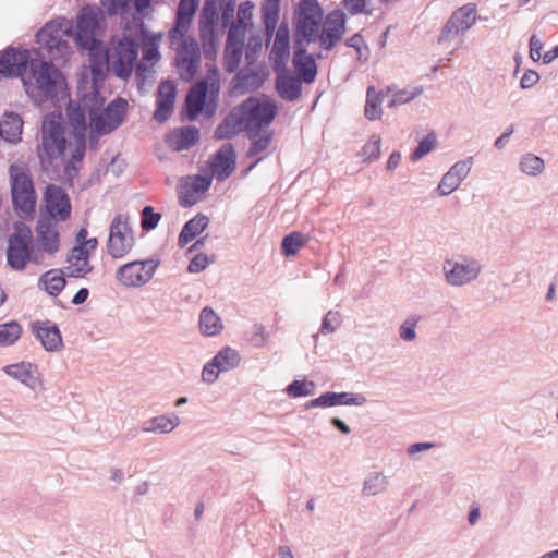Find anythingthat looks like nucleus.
Here are the masks:
<instances>
[{"label": "nucleus", "mask_w": 558, "mask_h": 558, "mask_svg": "<svg viewBox=\"0 0 558 558\" xmlns=\"http://www.w3.org/2000/svg\"><path fill=\"white\" fill-rule=\"evenodd\" d=\"M99 84L82 78L78 82V100H70L66 108L76 149L72 158L81 161L85 151V136L89 128L92 133L108 134L116 130L124 119L126 100L117 98L101 110L105 98L99 95Z\"/></svg>", "instance_id": "nucleus-1"}, {"label": "nucleus", "mask_w": 558, "mask_h": 558, "mask_svg": "<svg viewBox=\"0 0 558 558\" xmlns=\"http://www.w3.org/2000/svg\"><path fill=\"white\" fill-rule=\"evenodd\" d=\"M138 45L128 36L112 38L110 46L104 52L89 53L90 82L104 83L107 73L111 71L117 77L128 80L134 66H137Z\"/></svg>", "instance_id": "nucleus-2"}, {"label": "nucleus", "mask_w": 558, "mask_h": 558, "mask_svg": "<svg viewBox=\"0 0 558 558\" xmlns=\"http://www.w3.org/2000/svg\"><path fill=\"white\" fill-rule=\"evenodd\" d=\"M27 95L37 104L54 100L65 92L61 71L48 61L33 60L31 76L23 80Z\"/></svg>", "instance_id": "nucleus-3"}, {"label": "nucleus", "mask_w": 558, "mask_h": 558, "mask_svg": "<svg viewBox=\"0 0 558 558\" xmlns=\"http://www.w3.org/2000/svg\"><path fill=\"white\" fill-rule=\"evenodd\" d=\"M9 181L12 203L21 217H27L35 210L37 195L26 162L17 160L9 168Z\"/></svg>", "instance_id": "nucleus-4"}, {"label": "nucleus", "mask_w": 558, "mask_h": 558, "mask_svg": "<svg viewBox=\"0 0 558 558\" xmlns=\"http://www.w3.org/2000/svg\"><path fill=\"white\" fill-rule=\"evenodd\" d=\"M66 140L61 116L47 114L41 125V146L38 148V157L43 167L46 161L52 163L59 159L65 150Z\"/></svg>", "instance_id": "nucleus-5"}, {"label": "nucleus", "mask_w": 558, "mask_h": 558, "mask_svg": "<svg viewBox=\"0 0 558 558\" xmlns=\"http://www.w3.org/2000/svg\"><path fill=\"white\" fill-rule=\"evenodd\" d=\"M246 132L268 129L277 114V107L267 100L250 97L234 107Z\"/></svg>", "instance_id": "nucleus-6"}, {"label": "nucleus", "mask_w": 558, "mask_h": 558, "mask_svg": "<svg viewBox=\"0 0 558 558\" xmlns=\"http://www.w3.org/2000/svg\"><path fill=\"white\" fill-rule=\"evenodd\" d=\"M36 37L41 48L64 56L70 49V40L74 38L73 23L68 19L50 21L37 33Z\"/></svg>", "instance_id": "nucleus-7"}, {"label": "nucleus", "mask_w": 558, "mask_h": 558, "mask_svg": "<svg viewBox=\"0 0 558 558\" xmlns=\"http://www.w3.org/2000/svg\"><path fill=\"white\" fill-rule=\"evenodd\" d=\"M31 230L22 223L17 225L14 232L9 236L7 262L12 269L23 270L29 260H33L35 264L40 263L38 254H34L33 256L31 254Z\"/></svg>", "instance_id": "nucleus-8"}, {"label": "nucleus", "mask_w": 558, "mask_h": 558, "mask_svg": "<svg viewBox=\"0 0 558 558\" xmlns=\"http://www.w3.org/2000/svg\"><path fill=\"white\" fill-rule=\"evenodd\" d=\"M442 271L449 286L460 288L474 282L478 278L482 267L480 262L472 257L459 256L446 259Z\"/></svg>", "instance_id": "nucleus-9"}, {"label": "nucleus", "mask_w": 558, "mask_h": 558, "mask_svg": "<svg viewBox=\"0 0 558 558\" xmlns=\"http://www.w3.org/2000/svg\"><path fill=\"white\" fill-rule=\"evenodd\" d=\"M175 44L178 45L175 48V64L180 78L191 82L201 64L198 43L192 37L183 36L182 38H177Z\"/></svg>", "instance_id": "nucleus-10"}, {"label": "nucleus", "mask_w": 558, "mask_h": 558, "mask_svg": "<svg viewBox=\"0 0 558 558\" xmlns=\"http://www.w3.org/2000/svg\"><path fill=\"white\" fill-rule=\"evenodd\" d=\"M158 266L154 258L133 260L117 269L116 279L126 288H140L151 280Z\"/></svg>", "instance_id": "nucleus-11"}, {"label": "nucleus", "mask_w": 558, "mask_h": 558, "mask_svg": "<svg viewBox=\"0 0 558 558\" xmlns=\"http://www.w3.org/2000/svg\"><path fill=\"white\" fill-rule=\"evenodd\" d=\"M218 93L219 83L216 78L209 77L195 83L190 89L185 99L187 119L193 121L198 117L205 107L207 97L209 98V102L207 104V111L211 113L213 109L209 108L210 102L213 101L214 97L218 95Z\"/></svg>", "instance_id": "nucleus-12"}, {"label": "nucleus", "mask_w": 558, "mask_h": 558, "mask_svg": "<svg viewBox=\"0 0 558 558\" xmlns=\"http://www.w3.org/2000/svg\"><path fill=\"white\" fill-rule=\"evenodd\" d=\"M133 245L134 239L129 225V218L118 215L110 226L107 252L112 258L119 259L129 254Z\"/></svg>", "instance_id": "nucleus-13"}, {"label": "nucleus", "mask_w": 558, "mask_h": 558, "mask_svg": "<svg viewBox=\"0 0 558 558\" xmlns=\"http://www.w3.org/2000/svg\"><path fill=\"white\" fill-rule=\"evenodd\" d=\"M323 10L316 0H301L298 10L296 33L307 43L317 40Z\"/></svg>", "instance_id": "nucleus-14"}, {"label": "nucleus", "mask_w": 558, "mask_h": 558, "mask_svg": "<svg viewBox=\"0 0 558 558\" xmlns=\"http://www.w3.org/2000/svg\"><path fill=\"white\" fill-rule=\"evenodd\" d=\"M45 213L39 218L54 222L66 221L72 211L71 201L66 192L58 185L49 184L44 193Z\"/></svg>", "instance_id": "nucleus-15"}, {"label": "nucleus", "mask_w": 558, "mask_h": 558, "mask_svg": "<svg viewBox=\"0 0 558 558\" xmlns=\"http://www.w3.org/2000/svg\"><path fill=\"white\" fill-rule=\"evenodd\" d=\"M99 27L97 11L89 7L83 8L77 17V28L74 39L81 48L88 49L89 53L97 51Z\"/></svg>", "instance_id": "nucleus-16"}, {"label": "nucleus", "mask_w": 558, "mask_h": 558, "mask_svg": "<svg viewBox=\"0 0 558 558\" xmlns=\"http://www.w3.org/2000/svg\"><path fill=\"white\" fill-rule=\"evenodd\" d=\"M476 22V7L468 3L456 10L447 23L444 25L438 38V43L442 44L451 37L459 36L470 29Z\"/></svg>", "instance_id": "nucleus-17"}, {"label": "nucleus", "mask_w": 558, "mask_h": 558, "mask_svg": "<svg viewBox=\"0 0 558 558\" xmlns=\"http://www.w3.org/2000/svg\"><path fill=\"white\" fill-rule=\"evenodd\" d=\"M218 20L217 7L214 1H206L199 16V36L206 58H211L217 47L216 24Z\"/></svg>", "instance_id": "nucleus-18"}, {"label": "nucleus", "mask_w": 558, "mask_h": 558, "mask_svg": "<svg viewBox=\"0 0 558 558\" xmlns=\"http://www.w3.org/2000/svg\"><path fill=\"white\" fill-rule=\"evenodd\" d=\"M345 20V14L341 10H335L327 15L322 33L318 32L317 37L323 48L330 50L342 38Z\"/></svg>", "instance_id": "nucleus-19"}, {"label": "nucleus", "mask_w": 558, "mask_h": 558, "mask_svg": "<svg viewBox=\"0 0 558 558\" xmlns=\"http://www.w3.org/2000/svg\"><path fill=\"white\" fill-rule=\"evenodd\" d=\"M473 158L468 157L456 162L441 178L437 191L441 196H448L454 192L461 182L469 175Z\"/></svg>", "instance_id": "nucleus-20"}, {"label": "nucleus", "mask_w": 558, "mask_h": 558, "mask_svg": "<svg viewBox=\"0 0 558 558\" xmlns=\"http://www.w3.org/2000/svg\"><path fill=\"white\" fill-rule=\"evenodd\" d=\"M197 8L198 0H180L177 8L175 23L169 32L171 45H175L177 38L186 36Z\"/></svg>", "instance_id": "nucleus-21"}, {"label": "nucleus", "mask_w": 558, "mask_h": 558, "mask_svg": "<svg viewBox=\"0 0 558 558\" xmlns=\"http://www.w3.org/2000/svg\"><path fill=\"white\" fill-rule=\"evenodd\" d=\"M57 225L58 222L39 217L36 222V242L43 252L48 255H54L60 247V238Z\"/></svg>", "instance_id": "nucleus-22"}, {"label": "nucleus", "mask_w": 558, "mask_h": 558, "mask_svg": "<svg viewBox=\"0 0 558 558\" xmlns=\"http://www.w3.org/2000/svg\"><path fill=\"white\" fill-rule=\"evenodd\" d=\"M211 179L203 175L187 177L185 182L180 186L179 201L183 207L195 205L201 195H203L210 186Z\"/></svg>", "instance_id": "nucleus-23"}, {"label": "nucleus", "mask_w": 558, "mask_h": 558, "mask_svg": "<svg viewBox=\"0 0 558 558\" xmlns=\"http://www.w3.org/2000/svg\"><path fill=\"white\" fill-rule=\"evenodd\" d=\"M236 156L231 143L223 144L214 155L211 171L218 181L228 179L235 169Z\"/></svg>", "instance_id": "nucleus-24"}, {"label": "nucleus", "mask_w": 558, "mask_h": 558, "mask_svg": "<svg viewBox=\"0 0 558 558\" xmlns=\"http://www.w3.org/2000/svg\"><path fill=\"white\" fill-rule=\"evenodd\" d=\"M175 85L172 82L165 81L158 87L157 108L154 118L158 122H165L173 111L175 100Z\"/></svg>", "instance_id": "nucleus-25"}, {"label": "nucleus", "mask_w": 558, "mask_h": 558, "mask_svg": "<svg viewBox=\"0 0 558 558\" xmlns=\"http://www.w3.org/2000/svg\"><path fill=\"white\" fill-rule=\"evenodd\" d=\"M27 64L28 53L26 50L9 48L0 56V66L7 77L21 76L26 71Z\"/></svg>", "instance_id": "nucleus-26"}, {"label": "nucleus", "mask_w": 558, "mask_h": 558, "mask_svg": "<svg viewBox=\"0 0 558 558\" xmlns=\"http://www.w3.org/2000/svg\"><path fill=\"white\" fill-rule=\"evenodd\" d=\"M33 331L46 351L54 352L62 347L60 330L51 322H37L33 324Z\"/></svg>", "instance_id": "nucleus-27"}, {"label": "nucleus", "mask_w": 558, "mask_h": 558, "mask_svg": "<svg viewBox=\"0 0 558 558\" xmlns=\"http://www.w3.org/2000/svg\"><path fill=\"white\" fill-rule=\"evenodd\" d=\"M3 372L32 390L40 384L37 366L32 363L10 364L3 367Z\"/></svg>", "instance_id": "nucleus-28"}, {"label": "nucleus", "mask_w": 558, "mask_h": 558, "mask_svg": "<svg viewBox=\"0 0 558 558\" xmlns=\"http://www.w3.org/2000/svg\"><path fill=\"white\" fill-rule=\"evenodd\" d=\"M68 266L64 268V274L68 277L82 278L92 272L93 266L89 263V256L85 250L80 246H74L66 257Z\"/></svg>", "instance_id": "nucleus-29"}, {"label": "nucleus", "mask_w": 558, "mask_h": 558, "mask_svg": "<svg viewBox=\"0 0 558 558\" xmlns=\"http://www.w3.org/2000/svg\"><path fill=\"white\" fill-rule=\"evenodd\" d=\"M293 66L298 73V77L304 83L311 84L317 75V65L314 58L306 53L305 48L295 49L292 59Z\"/></svg>", "instance_id": "nucleus-30"}, {"label": "nucleus", "mask_w": 558, "mask_h": 558, "mask_svg": "<svg viewBox=\"0 0 558 558\" xmlns=\"http://www.w3.org/2000/svg\"><path fill=\"white\" fill-rule=\"evenodd\" d=\"M199 140V131L195 126H183L167 135L166 142L175 151L191 148Z\"/></svg>", "instance_id": "nucleus-31"}, {"label": "nucleus", "mask_w": 558, "mask_h": 558, "mask_svg": "<svg viewBox=\"0 0 558 558\" xmlns=\"http://www.w3.org/2000/svg\"><path fill=\"white\" fill-rule=\"evenodd\" d=\"M267 77V73L262 68H244L235 76L234 88L241 93H246L259 88Z\"/></svg>", "instance_id": "nucleus-32"}, {"label": "nucleus", "mask_w": 558, "mask_h": 558, "mask_svg": "<svg viewBox=\"0 0 558 558\" xmlns=\"http://www.w3.org/2000/svg\"><path fill=\"white\" fill-rule=\"evenodd\" d=\"M181 424L180 416L174 413H166L154 416L143 423L142 430L153 434H170Z\"/></svg>", "instance_id": "nucleus-33"}, {"label": "nucleus", "mask_w": 558, "mask_h": 558, "mask_svg": "<svg viewBox=\"0 0 558 558\" xmlns=\"http://www.w3.org/2000/svg\"><path fill=\"white\" fill-rule=\"evenodd\" d=\"M290 39L289 29L286 25H280L276 32V37L270 51V59L276 68L286 64L289 58Z\"/></svg>", "instance_id": "nucleus-34"}, {"label": "nucleus", "mask_w": 558, "mask_h": 558, "mask_svg": "<svg viewBox=\"0 0 558 558\" xmlns=\"http://www.w3.org/2000/svg\"><path fill=\"white\" fill-rule=\"evenodd\" d=\"M23 121L17 113L5 112L0 120V138L9 143H17L21 140Z\"/></svg>", "instance_id": "nucleus-35"}, {"label": "nucleus", "mask_w": 558, "mask_h": 558, "mask_svg": "<svg viewBox=\"0 0 558 558\" xmlns=\"http://www.w3.org/2000/svg\"><path fill=\"white\" fill-rule=\"evenodd\" d=\"M209 218L206 215L197 214L183 226L179 234L178 245L180 247H185L207 228Z\"/></svg>", "instance_id": "nucleus-36"}, {"label": "nucleus", "mask_w": 558, "mask_h": 558, "mask_svg": "<svg viewBox=\"0 0 558 558\" xmlns=\"http://www.w3.org/2000/svg\"><path fill=\"white\" fill-rule=\"evenodd\" d=\"M160 54L156 45H149L144 48V54L141 62L137 61L136 78L140 88L144 85L145 81L153 74V65L159 60Z\"/></svg>", "instance_id": "nucleus-37"}, {"label": "nucleus", "mask_w": 558, "mask_h": 558, "mask_svg": "<svg viewBox=\"0 0 558 558\" xmlns=\"http://www.w3.org/2000/svg\"><path fill=\"white\" fill-rule=\"evenodd\" d=\"M64 270L51 269L43 274L38 280V287L52 296H57L65 287Z\"/></svg>", "instance_id": "nucleus-38"}, {"label": "nucleus", "mask_w": 558, "mask_h": 558, "mask_svg": "<svg viewBox=\"0 0 558 558\" xmlns=\"http://www.w3.org/2000/svg\"><path fill=\"white\" fill-rule=\"evenodd\" d=\"M198 324L201 333L206 337L217 336L223 329L221 318L209 306H206L201 311Z\"/></svg>", "instance_id": "nucleus-39"}, {"label": "nucleus", "mask_w": 558, "mask_h": 558, "mask_svg": "<svg viewBox=\"0 0 558 558\" xmlns=\"http://www.w3.org/2000/svg\"><path fill=\"white\" fill-rule=\"evenodd\" d=\"M302 82L292 75H278L276 87L283 99L294 101L301 96Z\"/></svg>", "instance_id": "nucleus-40"}, {"label": "nucleus", "mask_w": 558, "mask_h": 558, "mask_svg": "<svg viewBox=\"0 0 558 558\" xmlns=\"http://www.w3.org/2000/svg\"><path fill=\"white\" fill-rule=\"evenodd\" d=\"M245 131L235 108L223 119V121L215 130L217 140L231 138L232 136Z\"/></svg>", "instance_id": "nucleus-41"}, {"label": "nucleus", "mask_w": 558, "mask_h": 558, "mask_svg": "<svg viewBox=\"0 0 558 558\" xmlns=\"http://www.w3.org/2000/svg\"><path fill=\"white\" fill-rule=\"evenodd\" d=\"M389 478L383 472H371L362 485L364 496L374 497L387 492L389 487Z\"/></svg>", "instance_id": "nucleus-42"}, {"label": "nucleus", "mask_w": 558, "mask_h": 558, "mask_svg": "<svg viewBox=\"0 0 558 558\" xmlns=\"http://www.w3.org/2000/svg\"><path fill=\"white\" fill-rule=\"evenodd\" d=\"M211 361L217 365V369L227 372L235 368L240 364L241 359L236 350L226 347Z\"/></svg>", "instance_id": "nucleus-43"}, {"label": "nucleus", "mask_w": 558, "mask_h": 558, "mask_svg": "<svg viewBox=\"0 0 558 558\" xmlns=\"http://www.w3.org/2000/svg\"><path fill=\"white\" fill-rule=\"evenodd\" d=\"M247 135L252 142V145L247 151L248 157H254L265 151L268 148L272 137V134L268 129H264V131L247 132Z\"/></svg>", "instance_id": "nucleus-44"}, {"label": "nucleus", "mask_w": 558, "mask_h": 558, "mask_svg": "<svg viewBox=\"0 0 558 558\" xmlns=\"http://www.w3.org/2000/svg\"><path fill=\"white\" fill-rule=\"evenodd\" d=\"M519 168L526 175L537 177L544 172L545 162L541 157L527 153L521 157Z\"/></svg>", "instance_id": "nucleus-45"}, {"label": "nucleus", "mask_w": 558, "mask_h": 558, "mask_svg": "<svg viewBox=\"0 0 558 558\" xmlns=\"http://www.w3.org/2000/svg\"><path fill=\"white\" fill-rule=\"evenodd\" d=\"M280 0H266L262 7L263 20L267 34L275 31L279 20Z\"/></svg>", "instance_id": "nucleus-46"}, {"label": "nucleus", "mask_w": 558, "mask_h": 558, "mask_svg": "<svg viewBox=\"0 0 558 558\" xmlns=\"http://www.w3.org/2000/svg\"><path fill=\"white\" fill-rule=\"evenodd\" d=\"M423 93L422 86H413L404 89L397 90L392 94L391 99L388 102L389 108H396L398 106L410 102Z\"/></svg>", "instance_id": "nucleus-47"}, {"label": "nucleus", "mask_w": 558, "mask_h": 558, "mask_svg": "<svg viewBox=\"0 0 558 558\" xmlns=\"http://www.w3.org/2000/svg\"><path fill=\"white\" fill-rule=\"evenodd\" d=\"M22 328L16 322L0 325V347H8L15 343L21 337Z\"/></svg>", "instance_id": "nucleus-48"}, {"label": "nucleus", "mask_w": 558, "mask_h": 558, "mask_svg": "<svg viewBox=\"0 0 558 558\" xmlns=\"http://www.w3.org/2000/svg\"><path fill=\"white\" fill-rule=\"evenodd\" d=\"M306 238L300 232H292L286 235L281 243L282 254L287 257L293 256L305 245Z\"/></svg>", "instance_id": "nucleus-49"}, {"label": "nucleus", "mask_w": 558, "mask_h": 558, "mask_svg": "<svg viewBox=\"0 0 558 558\" xmlns=\"http://www.w3.org/2000/svg\"><path fill=\"white\" fill-rule=\"evenodd\" d=\"M366 96H367V98H366V104H365V109H364L365 117L368 120H376L380 117V113H381L380 96L375 94V88L372 86L367 88Z\"/></svg>", "instance_id": "nucleus-50"}, {"label": "nucleus", "mask_w": 558, "mask_h": 558, "mask_svg": "<svg viewBox=\"0 0 558 558\" xmlns=\"http://www.w3.org/2000/svg\"><path fill=\"white\" fill-rule=\"evenodd\" d=\"M242 50L243 48L226 45L223 58L227 72L232 73L239 68L242 59Z\"/></svg>", "instance_id": "nucleus-51"}, {"label": "nucleus", "mask_w": 558, "mask_h": 558, "mask_svg": "<svg viewBox=\"0 0 558 558\" xmlns=\"http://www.w3.org/2000/svg\"><path fill=\"white\" fill-rule=\"evenodd\" d=\"M436 146V135L434 132L427 134L422 141H420L418 146L411 155V160L413 162L418 161L425 155L430 153Z\"/></svg>", "instance_id": "nucleus-52"}, {"label": "nucleus", "mask_w": 558, "mask_h": 558, "mask_svg": "<svg viewBox=\"0 0 558 558\" xmlns=\"http://www.w3.org/2000/svg\"><path fill=\"white\" fill-rule=\"evenodd\" d=\"M315 391V384L308 380H294L287 387V392L292 397L312 396Z\"/></svg>", "instance_id": "nucleus-53"}, {"label": "nucleus", "mask_w": 558, "mask_h": 558, "mask_svg": "<svg viewBox=\"0 0 558 558\" xmlns=\"http://www.w3.org/2000/svg\"><path fill=\"white\" fill-rule=\"evenodd\" d=\"M336 405H339L337 392L328 391V392L320 395L318 398H315V399L308 401L305 404V409L330 408V407H336Z\"/></svg>", "instance_id": "nucleus-54"}, {"label": "nucleus", "mask_w": 558, "mask_h": 558, "mask_svg": "<svg viewBox=\"0 0 558 558\" xmlns=\"http://www.w3.org/2000/svg\"><path fill=\"white\" fill-rule=\"evenodd\" d=\"M341 324V316L339 312L328 311L323 318L319 332L323 335L335 332Z\"/></svg>", "instance_id": "nucleus-55"}, {"label": "nucleus", "mask_w": 558, "mask_h": 558, "mask_svg": "<svg viewBox=\"0 0 558 558\" xmlns=\"http://www.w3.org/2000/svg\"><path fill=\"white\" fill-rule=\"evenodd\" d=\"M214 262L215 255L209 256L204 253H197L190 262L187 270L192 274H197L206 269Z\"/></svg>", "instance_id": "nucleus-56"}, {"label": "nucleus", "mask_w": 558, "mask_h": 558, "mask_svg": "<svg viewBox=\"0 0 558 558\" xmlns=\"http://www.w3.org/2000/svg\"><path fill=\"white\" fill-rule=\"evenodd\" d=\"M245 25H232L229 28L226 45L243 48L245 39Z\"/></svg>", "instance_id": "nucleus-57"}, {"label": "nucleus", "mask_w": 558, "mask_h": 558, "mask_svg": "<svg viewBox=\"0 0 558 558\" xmlns=\"http://www.w3.org/2000/svg\"><path fill=\"white\" fill-rule=\"evenodd\" d=\"M269 338V333L266 331L265 326L262 324H254L252 326L250 342L254 348H263Z\"/></svg>", "instance_id": "nucleus-58"}, {"label": "nucleus", "mask_w": 558, "mask_h": 558, "mask_svg": "<svg viewBox=\"0 0 558 558\" xmlns=\"http://www.w3.org/2000/svg\"><path fill=\"white\" fill-rule=\"evenodd\" d=\"M161 215L155 213L151 206H145L142 210V228L144 230H153L158 226Z\"/></svg>", "instance_id": "nucleus-59"}, {"label": "nucleus", "mask_w": 558, "mask_h": 558, "mask_svg": "<svg viewBox=\"0 0 558 558\" xmlns=\"http://www.w3.org/2000/svg\"><path fill=\"white\" fill-rule=\"evenodd\" d=\"M418 318L410 317L399 327V336L403 341H414L416 339V325Z\"/></svg>", "instance_id": "nucleus-60"}, {"label": "nucleus", "mask_w": 558, "mask_h": 558, "mask_svg": "<svg viewBox=\"0 0 558 558\" xmlns=\"http://www.w3.org/2000/svg\"><path fill=\"white\" fill-rule=\"evenodd\" d=\"M380 137L378 135H372L369 141L364 145L362 155L367 160L377 159L380 155Z\"/></svg>", "instance_id": "nucleus-61"}, {"label": "nucleus", "mask_w": 558, "mask_h": 558, "mask_svg": "<svg viewBox=\"0 0 558 558\" xmlns=\"http://www.w3.org/2000/svg\"><path fill=\"white\" fill-rule=\"evenodd\" d=\"M339 405H363L367 399L362 393L337 392Z\"/></svg>", "instance_id": "nucleus-62"}, {"label": "nucleus", "mask_w": 558, "mask_h": 558, "mask_svg": "<svg viewBox=\"0 0 558 558\" xmlns=\"http://www.w3.org/2000/svg\"><path fill=\"white\" fill-rule=\"evenodd\" d=\"M253 4L248 1L241 3L238 9V19L232 25H245L246 27V22L253 16Z\"/></svg>", "instance_id": "nucleus-63"}, {"label": "nucleus", "mask_w": 558, "mask_h": 558, "mask_svg": "<svg viewBox=\"0 0 558 558\" xmlns=\"http://www.w3.org/2000/svg\"><path fill=\"white\" fill-rule=\"evenodd\" d=\"M222 371L217 369V365L213 361L206 363L202 369V380L206 384H214L219 377V373Z\"/></svg>", "instance_id": "nucleus-64"}]
</instances>
